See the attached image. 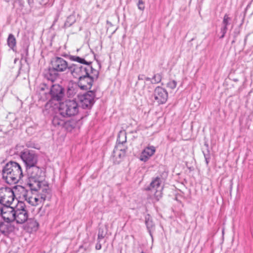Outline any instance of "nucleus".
<instances>
[{
  "mask_svg": "<svg viewBox=\"0 0 253 253\" xmlns=\"http://www.w3.org/2000/svg\"><path fill=\"white\" fill-rule=\"evenodd\" d=\"M28 178V185L31 190H37L41 187L49 186L44 180L45 172L42 168L35 165L27 168Z\"/></svg>",
  "mask_w": 253,
  "mask_h": 253,
  "instance_id": "f257e3e1",
  "label": "nucleus"
},
{
  "mask_svg": "<svg viewBox=\"0 0 253 253\" xmlns=\"http://www.w3.org/2000/svg\"><path fill=\"white\" fill-rule=\"evenodd\" d=\"M23 176L21 167L14 162H9L2 169V177L9 184H15Z\"/></svg>",
  "mask_w": 253,
  "mask_h": 253,
  "instance_id": "f03ea898",
  "label": "nucleus"
},
{
  "mask_svg": "<svg viewBox=\"0 0 253 253\" xmlns=\"http://www.w3.org/2000/svg\"><path fill=\"white\" fill-rule=\"evenodd\" d=\"M31 195H28L26 198V201L32 206H41L44 204L46 201H49L50 199V190L49 186L41 187L37 190Z\"/></svg>",
  "mask_w": 253,
  "mask_h": 253,
  "instance_id": "7ed1b4c3",
  "label": "nucleus"
},
{
  "mask_svg": "<svg viewBox=\"0 0 253 253\" xmlns=\"http://www.w3.org/2000/svg\"><path fill=\"white\" fill-rule=\"evenodd\" d=\"M24 193L25 189L20 185L14 186L13 190L9 187H2L0 189V204L1 206H9L13 202L15 194L18 195V192Z\"/></svg>",
  "mask_w": 253,
  "mask_h": 253,
  "instance_id": "20e7f679",
  "label": "nucleus"
},
{
  "mask_svg": "<svg viewBox=\"0 0 253 253\" xmlns=\"http://www.w3.org/2000/svg\"><path fill=\"white\" fill-rule=\"evenodd\" d=\"M79 111V105L75 100H67L59 104V111L62 116H74L78 114Z\"/></svg>",
  "mask_w": 253,
  "mask_h": 253,
  "instance_id": "39448f33",
  "label": "nucleus"
},
{
  "mask_svg": "<svg viewBox=\"0 0 253 253\" xmlns=\"http://www.w3.org/2000/svg\"><path fill=\"white\" fill-rule=\"evenodd\" d=\"M77 61L81 63H84L85 65L82 66H75L72 71L71 74L73 77L79 80L84 76L87 75L86 71L90 69L89 64H86V62L84 59L80 57L77 58Z\"/></svg>",
  "mask_w": 253,
  "mask_h": 253,
  "instance_id": "423d86ee",
  "label": "nucleus"
},
{
  "mask_svg": "<svg viewBox=\"0 0 253 253\" xmlns=\"http://www.w3.org/2000/svg\"><path fill=\"white\" fill-rule=\"evenodd\" d=\"M162 180L159 177L154 178L150 184L149 186L145 188V190L151 191V194L153 195L154 198L156 201H158L162 197V189L161 187Z\"/></svg>",
  "mask_w": 253,
  "mask_h": 253,
  "instance_id": "0eeeda50",
  "label": "nucleus"
},
{
  "mask_svg": "<svg viewBox=\"0 0 253 253\" xmlns=\"http://www.w3.org/2000/svg\"><path fill=\"white\" fill-rule=\"evenodd\" d=\"M20 157L26 166V168L35 166L38 162V155L33 150H24L21 153Z\"/></svg>",
  "mask_w": 253,
  "mask_h": 253,
  "instance_id": "6e6552de",
  "label": "nucleus"
},
{
  "mask_svg": "<svg viewBox=\"0 0 253 253\" xmlns=\"http://www.w3.org/2000/svg\"><path fill=\"white\" fill-rule=\"evenodd\" d=\"M28 213L23 203H19L17 206L14 215V220L17 223L23 224L28 219Z\"/></svg>",
  "mask_w": 253,
  "mask_h": 253,
  "instance_id": "1a4fd4ad",
  "label": "nucleus"
},
{
  "mask_svg": "<svg viewBox=\"0 0 253 253\" xmlns=\"http://www.w3.org/2000/svg\"><path fill=\"white\" fill-rule=\"evenodd\" d=\"M95 96V92L92 91L79 95V99L82 107L84 109L90 108L94 103Z\"/></svg>",
  "mask_w": 253,
  "mask_h": 253,
  "instance_id": "9d476101",
  "label": "nucleus"
},
{
  "mask_svg": "<svg viewBox=\"0 0 253 253\" xmlns=\"http://www.w3.org/2000/svg\"><path fill=\"white\" fill-rule=\"evenodd\" d=\"M0 213L4 220L7 222L14 221L15 210L11 207L0 204Z\"/></svg>",
  "mask_w": 253,
  "mask_h": 253,
  "instance_id": "9b49d317",
  "label": "nucleus"
},
{
  "mask_svg": "<svg viewBox=\"0 0 253 253\" xmlns=\"http://www.w3.org/2000/svg\"><path fill=\"white\" fill-rule=\"evenodd\" d=\"M127 147L123 143L117 144L114 150L113 157L116 163H119L126 155Z\"/></svg>",
  "mask_w": 253,
  "mask_h": 253,
  "instance_id": "f8f14e48",
  "label": "nucleus"
},
{
  "mask_svg": "<svg viewBox=\"0 0 253 253\" xmlns=\"http://www.w3.org/2000/svg\"><path fill=\"white\" fill-rule=\"evenodd\" d=\"M51 65L54 70L57 72H64L68 68V62L63 58L56 57L51 61Z\"/></svg>",
  "mask_w": 253,
  "mask_h": 253,
  "instance_id": "ddd939ff",
  "label": "nucleus"
},
{
  "mask_svg": "<svg viewBox=\"0 0 253 253\" xmlns=\"http://www.w3.org/2000/svg\"><path fill=\"white\" fill-rule=\"evenodd\" d=\"M50 94L52 99L59 101L64 97V90L59 84H53L50 89Z\"/></svg>",
  "mask_w": 253,
  "mask_h": 253,
  "instance_id": "4468645a",
  "label": "nucleus"
},
{
  "mask_svg": "<svg viewBox=\"0 0 253 253\" xmlns=\"http://www.w3.org/2000/svg\"><path fill=\"white\" fill-rule=\"evenodd\" d=\"M154 96L155 100L158 104H163L167 100L168 93L164 88L158 86L155 89Z\"/></svg>",
  "mask_w": 253,
  "mask_h": 253,
  "instance_id": "2eb2a0df",
  "label": "nucleus"
},
{
  "mask_svg": "<svg viewBox=\"0 0 253 253\" xmlns=\"http://www.w3.org/2000/svg\"><path fill=\"white\" fill-rule=\"evenodd\" d=\"M156 152V148L153 146H148L142 151L139 157L141 161L146 162Z\"/></svg>",
  "mask_w": 253,
  "mask_h": 253,
  "instance_id": "dca6fc26",
  "label": "nucleus"
},
{
  "mask_svg": "<svg viewBox=\"0 0 253 253\" xmlns=\"http://www.w3.org/2000/svg\"><path fill=\"white\" fill-rule=\"evenodd\" d=\"M93 81L92 79L88 78L87 75L80 79L78 81V84L79 87L83 90L90 89L92 85Z\"/></svg>",
  "mask_w": 253,
  "mask_h": 253,
  "instance_id": "f3484780",
  "label": "nucleus"
},
{
  "mask_svg": "<svg viewBox=\"0 0 253 253\" xmlns=\"http://www.w3.org/2000/svg\"><path fill=\"white\" fill-rule=\"evenodd\" d=\"M26 224L24 226V229L29 233L36 232L38 230L39 224L38 221L33 218L27 220Z\"/></svg>",
  "mask_w": 253,
  "mask_h": 253,
  "instance_id": "a211bd4d",
  "label": "nucleus"
},
{
  "mask_svg": "<svg viewBox=\"0 0 253 253\" xmlns=\"http://www.w3.org/2000/svg\"><path fill=\"white\" fill-rule=\"evenodd\" d=\"M65 120L63 118L61 115L55 116L52 121V125L56 127H62L65 124Z\"/></svg>",
  "mask_w": 253,
  "mask_h": 253,
  "instance_id": "6ab92c4d",
  "label": "nucleus"
},
{
  "mask_svg": "<svg viewBox=\"0 0 253 253\" xmlns=\"http://www.w3.org/2000/svg\"><path fill=\"white\" fill-rule=\"evenodd\" d=\"M231 20V18L229 17L227 14H225L224 16L222 23L224 25L223 27L221 29V32L222 35L220 38H223L227 30V26L229 25V21Z\"/></svg>",
  "mask_w": 253,
  "mask_h": 253,
  "instance_id": "aec40b11",
  "label": "nucleus"
},
{
  "mask_svg": "<svg viewBox=\"0 0 253 253\" xmlns=\"http://www.w3.org/2000/svg\"><path fill=\"white\" fill-rule=\"evenodd\" d=\"M7 43L8 46L10 47L12 49H13L15 47L16 45V40L13 34H10L8 35L7 40Z\"/></svg>",
  "mask_w": 253,
  "mask_h": 253,
  "instance_id": "412c9836",
  "label": "nucleus"
},
{
  "mask_svg": "<svg viewBox=\"0 0 253 253\" xmlns=\"http://www.w3.org/2000/svg\"><path fill=\"white\" fill-rule=\"evenodd\" d=\"M89 67L90 68V69L86 71V72L88 73L87 76H88V78L92 79V81H93L94 79H96L98 78L99 72L97 70L93 69L92 66L90 65Z\"/></svg>",
  "mask_w": 253,
  "mask_h": 253,
  "instance_id": "4be33fe9",
  "label": "nucleus"
},
{
  "mask_svg": "<svg viewBox=\"0 0 253 253\" xmlns=\"http://www.w3.org/2000/svg\"><path fill=\"white\" fill-rule=\"evenodd\" d=\"M77 123L76 121L73 120L69 121L67 122L65 121V124L64 125V127L69 131H72L76 126Z\"/></svg>",
  "mask_w": 253,
  "mask_h": 253,
  "instance_id": "5701e85b",
  "label": "nucleus"
},
{
  "mask_svg": "<svg viewBox=\"0 0 253 253\" xmlns=\"http://www.w3.org/2000/svg\"><path fill=\"white\" fill-rule=\"evenodd\" d=\"M162 79L161 75L159 74H155L152 79V82L155 83H158L161 82Z\"/></svg>",
  "mask_w": 253,
  "mask_h": 253,
  "instance_id": "b1692460",
  "label": "nucleus"
},
{
  "mask_svg": "<svg viewBox=\"0 0 253 253\" xmlns=\"http://www.w3.org/2000/svg\"><path fill=\"white\" fill-rule=\"evenodd\" d=\"M137 6L139 9L141 11H143L145 9L144 2L142 0H138L137 3Z\"/></svg>",
  "mask_w": 253,
  "mask_h": 253,
  "instance_id": "393cba45",
  "label": "nucleus"
},
{
  "mask_svg": "<svg viewBox=\"0 0 253 253\" xmlns=\"http://www.w3.org/2000/svg\"><path fill=\"white\" fill-rule=\"evenodd\" d=\"M95 248L96 250H100L101 248V245L100 243H98L96 245Z\"/></svg>",
  "mask_w": 253,
  "mask_h": 253,
  "instance_id": "a878e982",
  "label": "nucleus"
},
{
  "mask_svg": "<svg viewBox=\"0 0 253 253\" xmlns=\"http://www.w3.org/2000/svg\"><path fill=\"white\" fill-rule=\"evenodd\" d=\"M29 4H32L34 3V0H27Z\"/></svg>",
  "mask_w": 253,
  "mask_h": 253,
  "instance_id": "bb28decb",
  "label": "nucleus"
},
{
  "mask_svg": "<svg viewBox=\"0 0 253 253\" xmlns=\"http://www.w3.org/2000/svg\"><path fill=\"white\" fill-rule=\"evenodd\" d=\"M205 157L206 163L208 164L209 163L208 159L206 157V156H205Z\"/></svg>",
  "mask_w": 253,
  "mask_h": 253,
  "instance_id": "cd10ccee",
  "label": "nucleus"
},
{
  "mask_svg": "<svg viewBox=\"0 0 253 253\" xmlns=\"http://www.w3.org/2000/svg\"><path fill=\"white\" fill-rule=\"evenodd\" d=\"M98 238L99 239L100 238H103V236H100L99 234L98 235Z\"/></svg>",
  "mask_w": 253,
  "mask_h": 253,
  "instance_id": "c85d7f7f",
  "label": "nucleus"
},
{
  "mask_svg": "<svg viewBox=\"0 0 253 253\" xmlns=\"http://www.w3.org/2000/svg\"><path fill=\"white\" fill-rule=\"evenodd\" d=\"M141 253H144L143 252H141Z\"/></svg>",
  "mask_w": 253,
  "mask_h": 253,
  "instance_id": "c756f323",
  "label": "nucleus"
}]
</instances>
